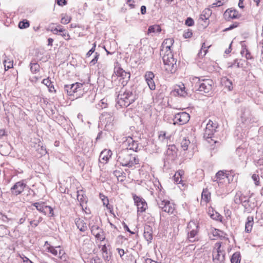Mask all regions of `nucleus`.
Wrapping results in <instances>:
<instances>
[{
  "label": "nucleus",
  "mask_w": 263,
  "mask_h": 263,
  "mask_svg": "<svg viewBox=\"0 0 263 263\" xmlns=\"http://www.w3.org/2000/svg\"><path fill=\"white\" fill-rule=\"evenodd\" d=\"M138 1V0H126V3L130 9H134L136 7V3Z\"/></svg>",
  "instance_id": "obj_50"
},
{
  "label": "nucleus",
  "mask_w": 263,
  "mask_h": 263,
  "mask_svg": "<svg viewBox=\"0 0 263 263\" xmlns=\"http://www.w3.org/2000/svg\"><path fill=\"white\" fill-rule=\"evenodd\" d=\"M212 14V11L209 8L205 9L200 15V18L203 21H205L210 17Z\"/></svg>",
  "instance_id": "obj_33"
},
{
  "label": "nucleus",
  "mask_w": 263,
  "mask_h": 263,
  "mask_svg": "<svg viewBox=\"0 0 263 263\" xmlns=\"http://www.w3.org/2000/svg\"><path fill=\"white\" fill-rule=\"evenodd\" d=\"M5 70L12 68L13 67V61L9 59L5 60L4 62Z\"/></svg>",
  "instance_id": "obj_41"
},
{
  "label": "nucleus",
  "mask_w": 263,
  "mask_h": 263,
  "mask_svg": "<svg viewBox=\"0 0 263 263\" xmlns=\"http://www.w3.org/2000/svg\"><path fill=\"white\" fill-rule=\"evenodd\" d=\"M112 155V152L110 150L105 149L101 152L99 156V161L103 164H106L108 162Z\"/></svg>",
  "instance_id": "obj_24"
},
{
  "label": "nucleus",
  "mask_w": 263,
  "mask_h": 263,
  "mask_svg": "<svg viewBox=\"0 0 263 263\" xmlns=\"http://www.w3.org/2000/svg\"><path fill=\"white\" fill-rule=\"evenodd\" d=\"M211 45H206L205 43H203L202 45L201 49L198 53L199 57L203 58L206 54L208 49L210 47Z\"/></svg>",
  "instance_id": "obj_35"
},
{
  "label": "nucleus",
  "mask_w": 263,
  "mask_h": 263,
  "mask_svg": "<svg viewBox=\"0 0 263 263\" xmlns=\"http://www.w3.org/2000/svg\"><path fill=\"white\" fill-rule=\"evenodd\" d=\"M99 56V54L96 52L95 58L90 62L89 64L91 66L95 65L98 62Z\"/></svg>",
  "instance_id": "obj_54"
},
{
  "label": "nucleus",
  "mask_w": 263,
  "mask_h": 263,
  "mask_svg": "<svg viewBox=\"0 0 263 263\" xmlns=\"http://www.w3.org/2000/svg\"><path fill=\"white\" fill-rule=\"evenodd\" d=\"M241 255L240 252H235L231 258V263H240L241 262Z\"/></svg>",
  "instance_id": "obj_34"
},
{
  "label": "nucleus",
  "mask_w": 263,
  "mask_h": 263,
  "mask_svg": "<svg viewBox=\"0 0 263 263\" xmlns=\"http://www.w3.org/2000/svg\"><path fill=\"white\" fill-rule=\"evenodd\" d=\"M7 136L6 132L4 129H0V139L3 137Z\"/></svg>",
  "instance_id": "obj_62"
},
{
  "label": "nucleus",
  "mask_w": 263,
  "mask_h": 263,
  "mask_svg": "<svg viewBox=\"0 0 263 263\" xmlns=\"http://www.w3.org/2000/svg\"><path fill=\"white\" fill-rule=\"evenodd\" d=\"M42 83L45 85L48 88V90L51 93H56V89L54 88L53 83L51 82L50 79L48 77L42 81Z\"/></svg>",
  "instance_id": "obj_29"
},
{
  "label": "nucleus",
  "mask_w": 263,
  "mask_h": 263,
  "mask_svg": "<svg viewBox=\"0 0 263 263\" xmlns=\"http://www.w3.org/2000/svg\"><path fill=\"white\" fill-rule=\"evenodd\" d=\"M96 45H97V44H96V42H95L93 44H92V47L91 48V49H90L86 53V57L87 58H88L92 54V53H93L96 50Z\"/></svg>",
  "instance_id": "obj_51"
},
{
  "label": "nucleus",
  "mask_w": 263,
  "mask_h": 263,
  "mask_svg": "<svg viewBox=\"0 0 263 263\" xmlns=\"http://www.w3.org/2000/svg\"><path fill=\"white\" fill-rule=\"evenodd\" d=\"M76 224L78 229L81 232H85L87 230V224L81 218L76 219Z\"/></svg>",
  "instance_id": "obj_30"
},
{
  "label": "nucleus",
  "mask_w": 263,
  "mask_h": 263,
  "mask_svg": "<svg viewBox=\"0 0 263 263\" xmlns=\"http://www.w3.org/2000/svg\"><path fill=\"white\" fill-rule=\"evenodd\" d=\"M42 219H43L42 217H40L39 219L37 220H33L30 221V224L32 227L35 228L39 225V223L42 220Z\"/></svg>",
  "instance_id": "obj_53"
},
{
  "label": "nucleus",
  "mask_w": 263,
  "mask_h": 263,
  "mask_svg": "<svg viewBox=\"0 0 263 263\" xmlns=\"http://www.w3.org/2000/svg\"><path fill=\"white\" fill-rule=\"evenodd\" d=\"M210 234L212 236H211L213 239H219V241H222L224 239H229L227 237V234L223 231L215 228L211 229Z\"/></svg>",
  "instance_id": "obj_19"
},
{
  "label": "nucleus",
  "mask_w": 263,
  "mask_h": 263,
  "mask_svg": "<svg viewBox=\"0 0 263 263\" xmlns=\"http://www.w3.org/2000/svg\"><path fill=\"white\" fill-rule=\"evenodd\" d=\"M174 40L167 38L164 40L160 47V54L172 53Z\"/></svg>",
  "instance_id": "obj_10"
},
{
  "label": "nucleus",
  "mask_w": 263,
  "mask_h": 263,
  "mask_svg": "<svg viewBox=\"0 0 263 263\" xmlns=\"http://www.w3.org/2000/svg\"><path fill=\"white\" fill-rule=\"evenodd\" d=\"M21 257L23 260L22 263H33L29 258L24 255L21 256Z\"/></svg>",
  "instance_id": "obj_59"
},
{
  "label": "nucleus",
  "mask_w": 263,
  "mask_h": 263,
  "mask_svg": "<svg viewBox=\"0 0 263 263\" xmlns=\"http://www.w3.org/2000/svg\"><path fill=\"white\" fill-rule=\"evenodd\" d=\"M211 200V194L208 189H204L201 194L200 204L206 205Z\"/></svg>",
  "instance_id": "obj_25"
},
{
  "label": "nucleus",
  "mask_w": 263,
  "mask_h": 263,
  "mask_svg": "<svg viewBox=\"0 0 263 263\" xmlns=\"http://www.w3.org/2000/svg\"><path fill=\"white\" fill-rule=\"evenodd\" d=\"M100 259L98 257L91 259L90 263H99Z\"/></svg>",
  "instance_id": "obj_61"
},
{
  "label": "nucleus",
  "mask_w": 263,
  "mask_h": 263,
  "mask_svg": "<svg viewBox=\"0 0 263 263\" xmlns=\"http://www.w3.org/2000/svg\"><path fill=\"white\" fill-rule=\"evenodd\" d=\"M245 57L247 60H251L253 59V57L251 53L248 50H246V53L245 55Z\"/></svg>",
  "instance_id": "obj_60"
},
{
  "label": "nucleus",
  "mask_w": 263,
  "mask_h": 263,
  "mask_svg": "<svg viewBox=\"0 0 263 263\" xmlns=\"http://www.w3.org/2000/svg\"><path fill=\"white\" fill-rule=\"evenodd\" d=\"M174 180L177 184H179L182 181V178L180 177L179 173H175L173 176Z\"/></svg>",
  "instance_id": "obj_52"
},
{
  "label": "nucleus",
  "mask_w": 263,
  "mask_h": 263,
  "mask_svg": "<svg viewBox=\"0 0 263 263\" xmlns=\"http://www.w3.org/2000/svg\"><path fill=\"white\" fill-rule=\"evenodd\" d=\"M92 234L98 239L103 241L105 239L104 232L98 226H93L91 228Z\"/></svg>",
  "instance_id": "obj_23"
},
{
  "label": "nucleus",
  "mask_w": 263,
  "mask_h": 263,
  "mask_svg": "<svg viewBox=\"0 0 263 263\" xmlns=\"http://www.w3.org/2000/svg\"><path fill=\"white\" fill-rule=\"evenodd\" d=\"M29 22L26 19L21 21L18 24V27L22 29L27 28L29 27Z\"/></svg>",
  "instance_id": "obj_43"
},
{
  "label": "nucleus",
  "mask_w": 263,
  "mask_h": 263,
  "mask_svg": "<svg viewBox=\"0 0 263 263\" xmlns=\"http://www.w3.org/2000/svg\"><path fill=\"white\" fill-rule=\"evenodd\" d=\"M190 144V141L186 138H183L180 143L181 147L183 151H186L188 149Z\"/></svg>",
  "instance_id": "obj_42"
},
{
  "label": "nucleus",
  "mask_w": 263,
  "mask_h": 263,
  "mask_svg": "<svg viewBox=\"0 0 263 263\" xmlns=\"http://www.w3.org/2000/svg\"><path fill=\"white\" fill-rule=\"evenodd\" d=\"M114 174L115 176H116L118 181H122L125 178L123 172L121 170H116L114 171Z\"/></svg>",
  "instance_id": "obj_38"
},
{
  "label": "nucleus",
  "mask_w": 263,
  "mask_h": 263,
  "mask_svg": "<svg viewBox=\"0 0 263 263\" xmlns=\"http://www.w3.org/2000/svg\"><path fill=\"white\" fill-rule=\"evenodd\" d=\"M161 55H162V59L165 70L171 73L174 72L176 69V60L173 58L172 53Z\"/></svg>",
  "instance_id": "obj_8"
},
{
  "label": "nucleus",
  "mask_w": 263,
  "mask_h": 263,
  "mask_svg": "<svg viewBox=\"0 0 263 263\" xmlns=\"http://www.w3.org/2000/svg\"><path fill=\"white\" fill-rule=\"evenodd\" d=\"M209 216L213 219L222 222L223 217L212 206H209L208 210Z\"/></svg>",
  "instance_id": "obj_26"
},
{
  "label": "nucleus",
  "mask_w": 263,
  "mask_h": 263,
  "mask_svg": "<svg viewBox=\"0 0 263 263\" xmlns=\"http://www.w3.org/2000/svg\"><path fill=\"white\" fill-rule=\"evenodd\" d=\"M99 197L103 202V205H107L109 202V199L107 196L102 193H100Z\"/></svg>",
  "instance_id": "obj_48"
},
{
  "label": "nucleus",
  "mask_w": 263,
  "mask_h": 263,
  "mask_svg": "<svg viewBox=\"0 0 263 263\" xmlns=\"http://www.w3.org/2000/svg\"><path fill=\"white\" fill-rule=\"evenodd\" d=\"M161 31V28L160 25H155L150 26L148 27V30H147V33H160Z\"/></svg>",
  "instance_id": "obj_36"
},
{
  "label": "nucleus",
  "mask_w": 263,
  "mask_h": 263,
  "mask_svg": "<svg viewBox=\"0 0 263 263\" xmlns=\"http://www.w3.org/2000/svg\"><path fill=\"white\" fill-rule=\"evenodd\" d=\"M231 250L229 239H224L215 243L212 250V259L214 263H223L226 258V252Z\"/></svg>",
  "instance_id": "obj_1"
},
{
  "label": "nucleus",
  "mask_w": 263,
  "mask_h": 263,
  "mask_svg": "<svg viewBox=\"0 0 263 263\" xmlns=\"http://www.w3.org/2000/svg\"><path fill=\"white\" fill-rule=\"evenodd\" d=\"M143 236L148 242H151L153 237V231L152 229L149 226L145 227Z\"/></svg>",
  "instance_id": "obj_28"
},
{
  "label": "nucleus",
  "mask_w": 263,
  "mask_h": 263,
  "mask_svg": "<svg viewBox=\"0 0 263 263\" xmlns=\"http://www.w3.org/2000/svg\"><path fill=\"white\" fill-rule=\"evenodd\" d=\"M84 84L77 82L70 85H65V88L69 96L79 98L84 92Z\"/></svg>",
  "instance_id": "obj_6"
},
{
  "label": "nucleus",
  "mask_w": 263,
  "mask_h": 263,
  "mask_svg": "<svg viewBox=\"0 0 263 263\" xmlns=\"http://www.w3.org/2000/svg\"><path fill=\"white\" fill-rule=\"evenodd\" d=\"M101 251L102 254V257L105 260H108L110 256L108 254V252L107 251V248L105 245H104L101 247Z\"/></svg>",
  "instance_id": "obj_40"
},
{
  "label": "nucleus",
  "mask_w": 263,
  "mask_h": 263,
  "mask_svg": "<svg viewBox=\"0 0 263 263\" xmlns=\"http://www.w3.org/2000/svg\"><path fill=\"white\" fill-rule=\"evenodd\" d=\"M190 118V115L185 112L178 113L174 118L175 124H184L189 121Z\"/></svg>",
  "instance_id": "obj_16"
},
{
  "label": "nucleus",
  "mask_w": 263,
  "mask_h": 263,
  "mask_svg": "<svg viewBox=\"0 0 263 263\" xmlns=\"http://www.w3.org/2000/svg\"><path fill=\"white\" fill-rule=\"evenodd\" d=\"M228 2V0H216L215 3H213L210 5L211 8H214L216 7H220L223 6L225 3Z\"/></svg>",
  "instance_id": "obj_44"
},
{
  "label": "nucleus",
  "mask_w": 263,
  "mask_h": 263,
  "mask_svg": "<svg viewBox=\"0 0 263 263\" xmlns=\"http://www.w3.org/2000/svg\"><path fill=\"white\" fill-rule=\"evenodd\" d=\"M159 208L162 212L167 213L170 215H173L170 219L172 224H178L179 221V218L176 205L174 202L164 199L159 204Z\"/></svg>",
  "instance_id": "obj_2"
},
{
  "label": "nucleus",
  "mask_w": 263,
  "mask_h": 263,
  "mask_svg": "<svg viewBox=\"0 0 263 263\" xmlns=\"http://www.w3.org/2000/svg\"><path fill=\"white\" fill-rule=\"evenodd\" d=\"M27 185L24 182L23 180L19 181L16 182L10 189L11 194L12 196H17L22 194Z\"/></svg>",
  "instance_id": "obj_12"
},
{
  "label": "nucleus",
  "mask_w": 263,
  "mask_h": 263,
  "mask_svg": "<svg viewBox=\"0 0 263 263\" xmlns=\"http://www.w3.org/2000/svg\"><path fill=\"white\" fill-rule=\"evenodd\" d=\"M137 99V96L133 89H126L121 91L118 96V104L121 107H126Z\"/></svg>",
  "instance_id": "obj_3"
},
{
  "label": "nucleus",
  "mask_w": 263,
  "mask_h": 263,
  "mask_svg": "<svg viewBox=\"0 0 263 263\" xmlns=\"http://www.w3.org/2000/svg\"><path fill=\"white\" fill-rule=\"evenodd\" d=\"M155 75L152 71H147L144 76L145 80L151 90H154L156 89V85L154 79Z\"/></svg>",
  "instance_id": "obj_21"
},
{
  "label": "nucleus",
  "mask_w": 263,
  "mask_h": 263,
  "mask_svg": "<svg viewBox=\"0 0 263 263\" xmlns=\"http://www.w3.org/2000/svg\"><path fill=\"white\" fill-rule=\"evenodd\" d=\"M145 263H156V261L151 259V258H146L145 259Z\"/></svg>",
  "instance_id": "obj_64"
},
{
  "label": "nucleus",
  "mask_w": 263,
  "mask_h": 263,
  "mask_svg": "<svg viewBox=\"0 0 263 263\" xmlns=\"http://www.w3.org/2000/svg\"><path fill=\"white\" fill-rule=\"evenodd\" d=\"M193 35V33L191 30L187 29L186 31H184L183 34V36L185 39L190 38L192 37Z\"/></svg>",
  "instance_id": "obj_55"
},
{
  "label": "nucleus",
  "mask_w": 263,
  "mask_h": 263,
  "mask_svg": "<svg viewBox=\"0 0 263 263\" xmlns=\"http://www.w3.org/2000/svg\"><path fill=\"white\" fill-rule=\"evenodd\" d=\"M123 146L127 149L133 150L137 152L138 149V143L137 141L134 140L133 138L128 137L123 142Z\"/></svg>",
  "instance_id": "obj_17"
},
{
  "label": "nucleus",
  "mask_w": 263,
  "mask_h": 263,
  "mask_svg": "<svg viewBox=\"0 0 263 263\" xmlns=\"http://www.w3.org/2000/svg\"><path fill=\"white\" fill-rule=\"evenodd\" d=\"M71 20V17L68 15H65L62 16L61 20V23L63 24H68Z\"/></svg>",
  "instance_id": "obj_47"
},
{
  "label": "nucleus",
  "mask_w": 263,
  "mask_h": 263,
  "mask_svg": "<svg viewBox=\"0 0 263 263\" xmlns=\"http://www.w3.org/2000/svg\"><path fill=\"white\" fill-rule=\"evenodd\" d=\"M130 77L129 72L126 71L120 66H116L114 69L112 78L117 81L119 85L123 86L126 85Z\"/></svg>",
  "instance_id": "obj_5"
},
{
  "label": "nucleus",
  "mask_w": 263,
  "mask_h": 263,
  "mask_svg": "<svg viewBox=\"0 0 263 263\" xmlns=\"http://www.w3.org/2000/svg\"><path fill=\"white\" fill-rule=\"evenodd\" d=\"M172 134H167L165 131H161L159 134L158 138L161 141H164L165 139H170L172 137Z\"/></svg>",
  "instance_id": "obj_37"
},
{
  "label": "nucleus",
  "mask_w": 263,
  "mask_h": 263,
  "mask_svg": "<svg viewBox=\"0 0 263 263\" xmlns=\"http://www.w3.org/2000/svg\"><path fill=\"white\" fill-rule=\"evenodd\" d=\"M171 94L174 96L185 97L187 95V91L184 85L181 83L176 85L171 92Z\"/></svg>",
  "instance_id": "obj_20"
},
{
  "label": "nucleus",
  "mask_w": 263,
  "mask_h": 263,
  "mask_svg": "<svg viewBox=\"0 0 263 263\" xmlns=\"http://www.w3.org/2000/svg\"><path fill=\"white\" fill-rule=\"evenodd\" d=\"M104 206L106 208L107 210L109 211V212L111 215H113L114 216H115V214L114 212V208H113V205H112L110 204L109 202H108L107 205H105Z\"/></svg>",
  "instance_id": "obj_56"
},
{
  "label": "nucleus",
  "mask_w": 263,
  "mask_h": 263,
  "mask_svg": "<svg viewBox=\"0 0 263 263\" xmlns=\"http://www.w3.org/2000/svg\"><path fill=\"white\" fill-rule=\"evenodd\" d=\"M240 66V63L238 60H235L233 62H230L228 64V68H238Z\"/></svg>",
  "instance_id": "obj_45"
},
{
  "label": "nucleus",
  "mask_w": 263,
  "mask_h": 263,
  "mask_svg": "<svg viewBox=\"0 0 263 263\" xmlns=\"http://www.w3.org/2000/svg\"><path fill=\"white\" fill-rule=\"evenodd\" d=\"M32 205L35 206L37 211L45 215L47 214V211H49V216L53 217L54 212L53 209L50 206L45 205V202L41 201L33 203Z\"/></svg>",
  "instance_id": "obj_13"
},
{
  "label": "nucleus",
  "mask_w": 263,
  "mask_h": 263,
  "mask_svg": "<svg viewBox=\"0 0 263 263\" xmlns=\"http://www.w3.org/2000/svg\"><path fill=\"white\" fill-rule=\"evenodd\" d=\"M252 178L254 181V183L256 186L260 185V179L258 174H253L252 176Z\"/></svg>",
  "instance_id": "obj_49"
},
{
  "label": "nucleus",
  "mask_w": 263,
  "mask_h": 263,
  "mask_svg": "<svg viewBox=\"0 0 263 263\" xmlns=\"http://www.w3.org/2000/svg\"><path fill=\"white\" fill-rule=\"evenodd\" d=\"M254 225V217L253 216H249L247 218L245 223V232L250 233L253 229Z\"/></svg>",
  "instance_id": "obj_27"
},
{
  "label": "nucleus",
  "mask_w": 263,
  "mask_h": 263,
  "mask_svg": "<svg viewBox=\"0 0 263 263\" xmlns=\"http://www.w3.org/2000/svg\"><path fill=\"white\" fill-rule=\"evenodd\" d=\"M224 17L226 20L230 21L232 19L238 18L240 17L239 12L232 8L228 9L223 14Z\"/></svg>",
  "instance_id": "obj_22"
},
{
  "label": "nucleus",
  "mask_w": 263,
  "mask_h": 263,
  "mask_svg": "<svg viewBox=\"0 0 263 263\" xmlns=\"http://www.w3.org/2000/svg\"><path fill=\"white\" fill-rule=\"evenodd\" d=\"M239 23L238 22H235L233 24L231 25L228 28H226L224 31H227L232 30L234 28L237 27L239 26Z\"/></svg>",
  "instance_id": "obj_58"
},
{
  "label": "nucleus",
  "mask_w": 263,
  "mask_h": 263,
  "mask_svg": "<svg viewBox=\"0 0 263 263\" xmlns=\"http://www.w3.org/2000/svg\"><path fill=\"white\" fill-rule=\"evenodd\" d=\"M118 161L122 166L130 167L139 164V159L135 154H129L128 151H124L120 154Z\"/></svg>",
  "instance_id": "obj_4"
},
{
  "label": "nucleus",
  "mask_w": 263,
  "mask_h": 263,
  "mask_svg": "<svg viewBox=\"0 0 263 263\" xmlns=\"http://www.w3.org/2000/svg\"><path fill=\"white\" fill-rule=\"evenodd\" d=\"M83 193L84 192L82 190L77 191V199L81 206H83L84 203H86V196H84Z\"/></svg>",
  "instance_id": "obj_32"
},
{
  "label": "nucleus",
  "mask_w": 263,
  "mask_h": 263,
  "mask_svg": "<svg viewBox=\"0 0 263 263\" xmlns=\"http://www.w3.org/2000/svg\"><path fill=\"white\" fill-rule=\"evenodd\" d=\"M51 31L54 34L60 35L66 41H69L71 39L68 31L60 25H58L55 27H52L51 28Z\"/></svg>",
  "instance_id": "obj_14"
},
{
  "label": "nucleus",
  "mask_w": 263,
  "mask_h": 263,
  "mask_svg": "<svg viewBox=\"0 0 263 263\" xmlns=\"http://www.w3.org/2000/svg\"><path fill=\"white\" fill-rule=\"evenodd\" d=\"M117 250L120 257H122L125 253L124 250L122 249H117Z\"/></svg>",
  "instance_id": "obj_63"
},
{
  "label": "nucleus",
  "mask_w": 263,
  "mask_h": 263,
  "mask_svg": "<svg viewBox=\"0 0 263 263\" xmlns=\"http://www.w3.org/2000/svg\"><path fill=\"white\" fill-rule=\"evenodd\" d=\"M221 84L225 87L227 88L230 91L233 89L232 82L227 77H223L221 79Z\"/></svg>",
  "instance_id": "obj_31"
},
{
  "label": "nucleus",
  "mask_w": 263,
  "mask_h": 263,
  "mask_svg": "<svg viewBox=\"0 0 263 263\" xmlns=\"http://www.w3.org/2000/svg\"><path fill=\"white\" fill-rule=\"evenodd\" d=\"M133 199L137 207V213H142L145 212L147 209V204L144 199L136 195L133 196Z\"/></svg>",
  "instance_id": "obj_15"
},
{
  "label": "nucleus",
  "mask_w": 263,
  "mask_h": 263,
  "mask_svg": "<svg viewBox=\"0 0 263 263\" xmlns=\"http://www.w3.org/2000/svg\"><path fill=\"white\" fill-rule=\"evenodd\" d=\"M47 249L48 252L51 253L58 258L63 260H66L67 258L66 254L64 249H62L61 246H59L54 247L49 245L47 247Z\"/></svg>",
  "instance_id": "obj_11"
},
{
  "label": "nucleus",
  "mask_w": 263,
  "mask_h": 263,
  "mask_svg": "<svg viewBox=\"0 0 263 263\" xmlns=\"http://www.w3.org/2000/svg\"><path fill=\"white\" fill-rule=\"evenodd\" d=\"M196 79H197L196 78ZM198 90L206 93L211 92L212 90L214 82L211 79L200 80L198 79Z\"/></svg>",
  "instance_id": "obj_9"
},
{
  "label": "nucleus",
  "mask_w": 263,
  "mask_h": 263,
  "mask_svg": "<svg viewBox=\"0 0 263 263\" xmlns=\"http://www.w3.org/2000/svg\"><path fill=\"white\" fill-rule=\"evenodd\" d=\"M218 126V123L211 120H209L206 124L204 133V137L208 139L209 143H211L213 141L214 143H217L216 141L212 139V137L216 132V129Z\"/></svg>",
  "instance_id": "obj_7"
},
{
  "label": "nucleus",
  "mask_w": 263,
  "mask_h": 263,
  "mask_svg": "<svg viewBox=\"0 0 263 263\" xmlns=\"http://www.w3.org/2000/svg\"><path fill=\"white\" fill-rule=\"evenodd\" d=\"M187 228L188 230L187 237L192 241V240L191 239L194 238L198 232V226L195 222L190 221L187 225Z\"/></svg>",
  "instance_id": "obj_18"
},
{
  "label": "nucleus",
  "mask_w": 263,
  "mask_h": 263,
  "mask_svg": "<svg viewBox=\"0 0 263 263\" xmlns=\"http://www.w3.org/2000/svg\"><path fill=\"white\" fill-rule=\"evenodd\" d=\"M216 177L217 180H221L228 178V174H227L226 171H219L216 173Z\"/></svg>",
  "instance_id": "obj_39"
},
{
  "label": "nucleus",
  "mask_w": 263,
  "mask_h": 263,
  "mask_svg": "<svg viewBox=\"0 0 263 263\" xmlns=\"http://www.w3.org/2000/svg\"><path fill=\"white\" fill-rule=\"evenodd\" d=\"M39 68H40V65L37 63H31L30 70L32 72H33V73L36 72L37 71H39Z\"/></svg>",
  "instance_id": "obj_46"
},
{
  "label": "nucleus",
  "mask_w": 263,
  "mask_h": 263,
  "mask_svg": "<svg viewBox=\"0 0 263 263\" xmlns=\"http://www.w3.org/2000/svg\"><path fill=\"white\" fill-rule=\"evenodd\" d=\"M185 24L187 26H192L194 24V21L191 17H187L185 20Z\"/></svg>",
  "instance_id": "obj_57"
}]
</instances>
